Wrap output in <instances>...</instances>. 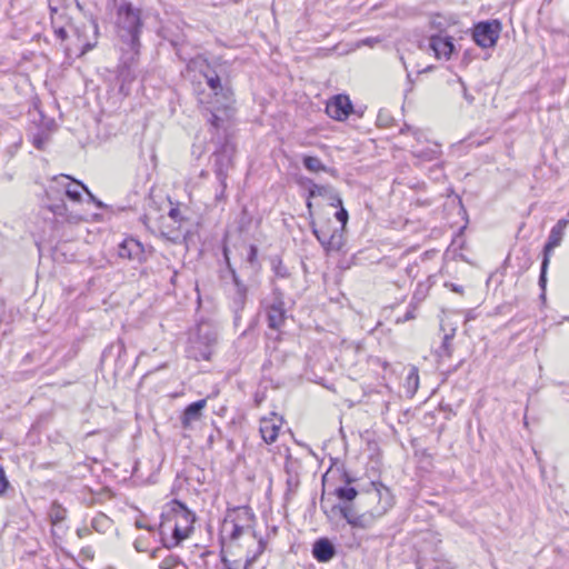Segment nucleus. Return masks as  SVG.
<instances>
[{"label": "nucleus", "mask_w": 569, "mask_h": 569, "mask_svg": "<svg viewBox=\"0 0 569 569\" xmlns=\"http://www.w3.org/2000/svg\"><path fill=\"white\" fill-rule=\"evenodd\" d=\"M306 207H307V210H308V217L312 221L313 220V204L311 202V199H309L308 197H307V201H306Z\"/></svg>", "instance_id": "603ef678"}, {"label": "nucleus", "mask_w": 569, "mask_h": 569, "mask_svg": "<svg viewBox=\"0 0 569 569\" xmlns=\"http://www.w3.org/2000/svg\"><path fill=\"white\" fill-rule=\"evenodd\" d=\"M447 288H449L452 292H456V293H459V295H462L463 293V287L460 286V284H457V283H452V282H447L445 284Z\"/></svg>", "instance_id": "8fccbe9b"}, {"label": "nucleus", "mask_w": 569, "mask_h": 569, "mask_svg": "<svg viewBox=\"0 0 569 569\" xmlns=\"http://www.w3.org/2000/svg\"><path fill=\"white\" fill-rule=\"evenodd\" d=\"M335 496L343 502L342 505L357 503L356 499L363 496L366 492L358 491L352 485L351 486H339L335 489Z\"/></svg>", "instance_id": "4be33fe9"}, {"label": "nucleus", "mask_w": 569, "mask_h": 569, "mask_svg": "<svg viewBox=\"0 0 569 569\" xmlns=\"http://www.w3.org/2000/svg\"><path fill=\"white\" fill-rule=\"evenodd\" d=\"M214 569H233L231 561L228 559L224 547L220 549V563Z\"/></svg>", "instance_id": "58836bf2"}, {"label": "nucleus", "mask_w": 569, "mask_h": 569, "mask_svg": "<svg viewBox=\"0 0 569 569\" xmlns=\"http://www.w3.org/2000/svg\"><path fill=\"white\" fill-rule=\"evenodd\" d=\"M82 535H84V531L78 530V536L82 537Z\"/></svg>", "instance_id": "680f3d73"}, {"label": "nucleus", "mask_w": 569, "mask_h": 569, "mask_svg": "<svg viewBox=\"0 0 569 569\" xmlns=\"http://www.w3.org/2000/svg\"><path fill=\"white\" fill-rule=\"evenodd\" d=\"M57 39L64 41L68 38V32L66 30L64 23H56V26H51Z\"/></svg>", "instance_id": "ea45409f"}, {"label": "nucleus", "mask_w": 569, "mask_h": 569, "mask_svg": "<svg viewBox=\"0 0 569 569\" xmlns=\"http://www.w3.org/2000/svg\"><path fill=\"white\" fill-rule=\"evenodd\" d=\"M40 114H42V113L40 112ZM41 117H43V116H41ZM41 127L46 128L48 131H51L56 128V122L53 119L42 118Z\"/></svg>", "instance_id": "09e8293b"}, {"label": "nucleus", "mask_w": 569, "mask_h": 569, "mask_svg": "<svg viewBox=\"0 0 569 569\" xmlns=\"http://www.w3.org/2000/svg\"><path fill=\"white\" fill-rule=\"evenodd\" d=\"M82 535H84V531L78 530V536L82 537Z\"/></svg>", "instance_id": "e2e57ef3"}, {"label": "nucleus", "mask_w": 569, "mask_h": 569, "mask_svg": "<svg viewBox=\"0 0 569 569\" xmlns=\"http://www.w3.org/2000/svg\"><path fill=\"white\" fill-rule=\"evenodd\" d=\"M441 149L439 144H435L433 148H427L423 150H420L416 153V157L421 159L422 161H432L440 157Z\"/></svg>", "instance_id": "7c9ffc66"}, {"label": "nucleus", "mask_w": 569, "mask_h": 569, "mask_svg": "<svg viewBox=\"0 0 569 569\" xmlns=\"http://www.w3.org/2000/svg\"><path fill=\"white\" fill-rule=\"evenodd\" d=\"M160 519V539L164 548L171 549L190 538L194 531L197 516L186 503L172 499L163 506Z\"/></svg>", "instance_id": "7ed1b4c3"}, {"label": "nucleus", "mask_w": 569, "mask_h": 569, "mask_svg": "<svg viewBox=\"0 0 569 569\" xmlns=\"http://www.w3.org/2000/svg\"><path fill=\"white\" fill-rule=\"evenodd\" d=\"M501 30L502 23L498 19L479 21L473 24L471 36L477 46L489 49L496 47Z\"/></svg>", "instance_id": "6e6552de"}, {"label": "nucleus", "mask_w": 569, "mask_h": 569, "mask_svg": "<svg viewBox=\"0 0 569 569\" xmlns=\"http://www.w3.org/2000/svg\"><path fill=\"white\" fill-rule=\"evenodd\" d=\"M134 525L138 529H146L150 532L156 530L154 526L147 525L142 519H137Z\"/></svg>", "instance_id": "49530a36"}, {"label": "nucleus", "mask_w": 569, "mask_h": 569, "mask_svg": "<svg viewBox=\"0 0 569 569\" xmlns=\"http://www.w3.org/2000/svg\"><path fill=\"white\" fill-rule=\"evenodd\" d=\"M53 180L58 184H61V187L64 190V194H66V197L69 200L73 201V202H80L81 201V199H82V196H81L82 188L78 183V182H80L79 180H72L74 186L71 182H69V181L60 182L58 178H54Z\"/></svg>", "instance_id": "393cba45"}, {"label": "nucleus", "mask_w": 569, "mask_h": 569, "mask_svg": "<svg viewBox=\"0 0 569 569\" xmlns=\"http://www.w3.org/2000/svg\"><path fill=\"white\" fill-rule=\"evenodd\" d=\"M133 546H134V549H136L138 552H144V551H147V550H148V547H147V545H146L144 540H143V539H141V538L136 539V541H134Z\"/></svg>", "instance_id": "de8ad7c7"}, {"label": "nucleus", "mask_w": 569, "mask_h": 569, "mask_svg": "<svg viewBox=\"0 0 569 569\" xmlns=\"http://www.w3.org/2000/svg\"><path fill=\"white\" fill-rule=\"evenodd\" d=\"M218 143L220 144V147L213 152V170L222 188L220 194L216 196V198L220 200L223 197L224 190L227 188V177L228 171L232 166V153L234 149L233 146L230 144L227 139H224L223 142L218 141Z\"/></svg>", "instance_id": "1a4fd4ad"}, {"label": "nucleus", "mask_w": 569, "mask_h": 569, "mask_svg": "<svg viewBox=\"0 0 569 569\" xmlns=\"http://www.w3.org/2000/svg\"><path fill=\"white\" fill-rule=\"evenodd\" d=\"M365 42L369 43V44H372V39H367Z\"/></svg>", "instance_id": "0e129e2a"}, {"label": "nucleus", "mask_w": 569, "mask_h": 569, "mask_svg": "<svg viewBox=\"0 0 569 569\" xmlns=\"http://www.w3.org/2000/svg\"><path fill=\"white\" fill-rule=\"evenodd\" d=\"M453 336L455 330L443 336L442 343L436 352L439 361H442L443 359L450 358L452 356L453 348L451 341L453 339Z\"/></svg>", "instance_id": "bb28decb"}, {"label": "nucleus", "mask_w": 569, "mask_h": 569, "mask_svg": "<svg viewBox=\"0 0 569 569\" xmlns=\"http://www.w3.org/2000/svg\"><path fill=\"white\" fill-rule=\"evenodd\" d=\"M365 42L369 43V44H372V39H367Z\"/></svg>", "instance_id": "69168bd1"}, {"label": "nucleus", "mask_w": 569, "mask_h": 569, "mask_svg": "<svg viewBox=\"0 0 569 569\" xmlns=\"http://www.w3.org/2000/svg\"><path fill=\"white\" fill-rule=\"evenodd\" d=\"M264 549H266V541L262 538H260L258 540V550H257V552L252 557H248L247 558L246 563H244V569H247L253 562H256V560L264 551Z\"/></svg>", "instance_id": "e433bc0d"}, {"label": "nucleus", "mask_w": 569, "mask_h": 569, "mask_svg": "<svg viewBox=\"0 0 569 569\" xmlns=\"http://www.w3.org/2000/svg\"><path fill=\"white\" fill-rule=\"evenodd\" d=\"M91 527L97 532L103 533L110 529L111 519L104 513H98L96 517L92 518Z\"/></svg>", "instance_id": "c85d7f7f"}, {"label": "nucleus", "mask_w": 569, "mask_h": 569, "mask_svg": "<svg viewBox=\"0 0 569 569\" xmlns=\"http://www.w3.org/2000/svg\"><path fill=\"white\" fill-rule=\"evenodd\" d=\"M300 186L308 189V198L313 199L316 197L327 198L329 206H340L341 197L339 192L330 184H318L309 178H301L299 181Z\"/></svg>", "instance_id": "2eb2a0df"}, {"label": "nucleus", "mask_w": 569, "mask_h": 569, "mask_svg": "<svg viewBox=\"0 0 569 569\" xmlns=\"http://www.w3.org/2000/svg\"><path fill=\"white\" fill-rule=\"evenodd\" d=\"M459 82L461 83L462 88H463V98L469 102V103H472L473 102V97L471 94L468 93L467 91V87L465 84V82L462 81V79L460 78L459 79Z\"/></svg>", "instance_id": "3c124183"}, {"label": "nucleus", "mask_w": 569, "mask_h": 569, "mask_svg": "<svg viewBox=\"0 0 569 569\" xmlns=\"http://www.w3.org/2000/svg\"><path fill=\"white\" fill-rule=\"evenodd\" d=\"M400 60H401L403 67L407 69V64H406L405 58L402 56L400 57Z\"/></svg>", "instance_id": "bf43d9fd"}, {"label": "nucleus", "mask_w": 569, "mask_h": 569, "mask_svg": "<svg viewBox=\"0 0 569 569\" xmlns=\"http://www.w3.org/2000/svg\"><path fill=\"white\" fill-rule=\"evenodd\" d=\"M168 216L174 221V222H180L183 220L182 216H181V212H180V209L179 208H171L168 212Z\"/></svg>", "instance_id": "a18cd8bd"}, {"label": "nucleus", "mask_w": 569, "mask_h": 569, "mask_svg": "<svg viewBox=\"0 0 569 569\" xmlns=\"http://www.w3.org/2000/svg\"><path fill=\"white\" fill-rule=\"evenodd\" d=\"M202 73L208 87L214 94V101H210L208 106L203 107V117L214 130L219 131L220 129H224L226 124L233 116V92L230 88L221 84L220 77L214 70H211L209 66H207V70L202 71Z\"/></svg>", "instance_id": "20e7f679"}, {"label": "nucleus", "mask_w": 569, "mask_h": 569, "mask_svg": "<svg viewBox=\"0 0 569 569\" xmlns=\"http://www.w3.org/2000/svg\"><path fill=\"white\" fill-rule=\"evenodd\" d=\"M341 480L343 481V486H351L357 481V478L353 477L350 472L343 471L341 475Z\"/></svg>", "instance_id": "c03bdc74"}, {"label": "nucleus", "mask_w": 569, "mask_h": 569, "mask_svg": "<svg viewBox=\"0 0 569 569\" xmlns=\"http://www.w3.org/2000/svg\"><path fill=\"white\" fill-rule=\"evenodd\" d=\"M335 208H338L337 212L335 213L336 219L341 223V227L338 229H331L329 224L322 226L320 228L317 227L315 220L310 221V227L312 230V233L317 238V240L320 242V244L323 247L325 250H333L339 251L343 246V237L342 231L345 230L349 213L345 209L343 203L341 202L340 206H333Z\"/></svg>", "instance_id": "39448f33"}, {"label": "nucleus", "mask_w": 569, "mask_h": 569, "mask_svg": "<svg viewBox=\"0 0 569 569\" xmlns=\"http://www.w3.org/2000/svg\"><path fill=\"white\" fill-rule=\"evenodd\" d=\"M217 343V332L208 325L198 326L196 333L189 339L188 358L196 361L210 360Z\"/></svg>", "instance_id": "423d86ee"}, {"label": "nucleus", "mask_w": 569, "mask_h": 569, "mask_svg": "<svg viewBox=\"0 0 569 569\" xmlns=\"http://www.w3.org/2000/svg\"><path fill=\"white\" fill-rule=\"evenodd\" d=\"M256 521V515L249 506H241L228 509L220 530L219 542L221 547H224V533L228 531L230 522L240 525L249 530H252V535L253 537H256V532L253 530Z\"/></svg>", "instance_id": "9d476101"}, {"label": "nucleus", "mask_w": 569, "mask_h": 569, "mask_svg": "<svg viewBox=\"0 0 569 569\" xmlns=\"http://www.w3.org/2000/svg\"><path fill=\"white\" fill-rule=\"evenodd\" d=\"M79 186L82 188L83 191L87 192V194L90 197V199L92 200V202L98 207V208H103L104 204L102 201L98 200L92 193L91 191L88 189V187L83 183V182H78Z\"/></svg>", "instance_id": "37998d69"}, {"label": "nucleus", "mask_w": 569, "mask_h": 569, "mask_svg": "<svg viewBox=\"0 0 569 569\" xmlns=\"http://www.w3.org/2000/svg\"><path fill=\"white\" fill-rule=\"evenodd\" d=\"M206 406H207V399H200V400L189 403L184 408V410L180 417L181 427L184 430L190 429L192 427L193 422L199 421L201 419L202 410L206 408Z\"/></svg>", "instance_id": "6ab92c4d"}, {"label": "nucleus", "mask_w": 569, "mask_h": 569, "mask_svg": "<svg viewBox=\"0 0 569 569\" xmlns=\"http://www.w3.org/2000/svg\"><path fill=\"white\" fill-rule=\"evenodd\" d=\"M182 566L184 568V565L181 562L180 558L174 555H169L160 562L161 569H176L178 566Z\"/></svg>", "instance_id": "72a5a7b5"}, {"label": "nucleus", "mask_w": 569, "mask_h": 569, "mask_svg": "<svg viewBox=\"0 0 569 569\" xmlns=\"http://www.w3.org/2000/svg\"><path fill=\"white\" fill-rule=\"evenodd\" d=\"M123 356H126V347L122 341H117L114 343H111L108 346L101 355V362H107L110 359H114L116 361V368L122 369L124 361Z\"/></svg>", "instance_id": "aec40b11"}, {"label": "nucleus", "mask_w": 569, "mask_h": 569, "mask_svg": "<svg viewBox=\"0 0 569 569\" xmlns=\"http://www.w3.org/2000/svg\"><path fill=\"white\" fill-rule=\"evenodd\" d=\"M431 70H433V67L432 66H428V67L423 68L422 70H420L419 73H421V72H429Z\"/></svg>", "instance_id": "864d4df0"}, {"label": "nucleus", "mask_w": 569, "mask_h": 569, "mask_svg": "<svg viewBox=\"0 0 569 569\" xmlns=\"http://www.w3.org/2000/svg\"><path fill=\"white\" fill-rule=\"evenodd\" d=\"M68 10L59 11V13L50 12L51 26H56V23H64V26L69 24L71 18L69 17Z\"/></svg>", "instance_id": "f704fd0d"}, {"label": "nucleus", "mask_w": 569, "mask_h": 569, "mask_svg": "<svg viewBox=\"0 0 569 569\" xmlns=\"http://www.w3.org/2000/svg\"><path fill=\"white\" fill-rule=\"evenodd\" d=\"M53 188H50L46 191L47 199L50 201L46 208L53 214L52 229L59 232L60 227L64 223L68 224H78L83 221V217L81 214L69 212L67 204L62 199L58 202H53Z\"/></svg>", "instance_id": "9b49d317"}, {"label": "nucleus", "mask_w": 569, "mask_h": 569, "mask_svg": "<svg viewBox=\"0 0 569 569\" xmlns=\"http://www.w3.org/2000/svg\"><path fill=\"white\" fill-rule=\"evenodd\" d=\"M463 360H461L456 367H455V371L458 370V367L462 363Z\"/></svg>", "instance_id": "338daca9"}, {"label": "nucleus", "mask_w": 569, "mask_h": 569, "mask_svg": "<svg viewBox=\"0 0 569 569\" xmlns=\"http://www.w3.org/2000/svg\"><path fill=\"white\" fill-rule=\"evenodd\" d=\"M440 408H441L442 410H445V411H448V410H449V411H451V409H450V406H449V405H447V406H440Z\"/></svg>", "instance_id": "4d7b16f0"}, {"label": "nucleus", "mask_w": 569, "mask_h": 569, "mask_svg": "<svg viewBox=\"0 0 569 569\" xmlns=\"http://www.w3.org/2000/svg\"><path fill=\"white\" fill-rule=\"evenodd\" d=\"M223 257L226 259L227 269L231 274L232 283L234 286V293L232 296L231 308L234 313V321L237 322L240 319V312L244 309L247 303L248 287L240 279L236 269L232 267L229 259V249L227 247L223 248Z\"/></svg>", "instance_id": "f8f14e48"}, {"label": "nucleus", "mask_w": 569, "mask_h": 569, "mask_svg": "<svg viewBox=\"0 0 569 569\" xmlns=\"http://www.w3.org/2000/svg\"><path fill=\"white\" fill-rule=\"evenodd\" d=\"M10 483L6 477L4 469L0 466V496L4 495Z\"/></svg>", "instance_id": "a19ab883"}, {"label": "nucleus", "mask_w": 569, "mask_h": 569, "mask_svg": "<svg viewBox=\"0 0 569 569\" xmlns=\"http://www.w3.org/2000/svg\"><path fill=\"white\" fill-rule=\"evenodd\" d=\"M569 226V212L551 228L548 239L543 246V258L540 268L539 274V287L541 288V299H546V284H547V270L550 263V254L561 244V241L565 236V230Z\"/></svg>", "instance_id": "0eeeda50"}, {"label": "nucleus", "mask_w": 569, "mask_h": 569, "mask_svg": "<svg viewBox=\"0 0 569 569\" xmlns=\"http://www.w3.org/2000/svg\"><path fill=\"white\" fill-rule=\"evenodd\" d=\"M410 129H411V128H410L409 126H407V124H406L403 128H401V129H400V132H401V133H405V132L409 131Z\"/></svg>", "instance_id": "5fc2aeb1"}, {"label": "nucleus", "mask_w": 569, "mask_h": 569, "mask_svg": "<svg viewBox=\"0 0 569 569\" xmlns=\"http://www.w3.org/2000/svg\"><path fill=\"white\" fill-rule=\"evenodd\" d=\"M48 140H49L48 133H44L41 131L33 136L32 143H33L34 148H37L38 150H43L46 144L48 143Z\"/></svg>", "instance_id": "c9c22d12"}, {"label": "nucleus", "mask_w": 569, "mask_h": 569, "mask_svg": "<svg viewBox=\"0 0 569 569\" xmlns=\"http://www.w3.org/2000/svg\"><path fill=\"white\" fill-rule=\"evenodd\" d=\"M271 266L274 274L278 278L284 279L289 277L290 273L288 271V268L283 264L282 260L279 257H274L271 259Z\"/></svg>", "instance_id": "473e14b6"}, {"label": "nucleus", "mask_w": 569, "mask_h": 569, "mask_svg": "<svg viewBox=\"0 0 569 569\" xmlns=\"http://www.w3.org/2000/svg\"><path fill=\"white\" fill-rule=\"evenodd\" d=\"M160 551L159 548L154 549L152 552H151V557L152 558H156L157 557V553Z\"/></svg>", "instance_id": "6e6d98bb"}, {"label": "nucleus", "mask_w": 569, "mask_h": 569, "mask_svg": "<svg viewBox=\"0 0 569 569\" xmlns=\"http://www.w3.org/2000/svg\"><path fill=\"white\" fill-rule=\"evenodd\" d=\"M370 487L357 503L336 505L332 511L338 510L355 529L371 528L393 506L395 500L390 489L383 483L372 481Z\"/></svg>", "instance_id": "f03ea898"}, {"label": "nucleus", "mask_w": 569, "mask_h": 569, "mask_svg": "<svg viewBox=\"0 0 569 569\" xmlns=\"http://www.w3.org/2000/svg\"><path fill=\"white\" fill-rule=\"evenodd\" d=\"M311 553L318 562H329L337 555V548L331 540L322 537L313 542Z\"/></svg>", "instance_id": "a211bd4d"}, {"label": "nucleus", "mask_w": 569, "mask_h": 569, "mask_svg": "<svg viewBox=\"0 0 569 569\" xmlns=\"http://www.w3.org/2000/svg\"><path fill=\"white\" fill-rule=\"evenodd\" d=\"M407 79H408V81H409L410 83H412V82H413V80H412V78H411L410 72H408V73H407Z\"/></svg>", "instance_id": "13d9d810"}, {"label": "nucleus", "mask_w": 569, "mask_h": 569, "mask_svg": "<svg viewBox=\"0 0 569 569\" xmlns=\"http://www.w3.org/2000/svg\"><path fill=\"white\" fill-rule=\"evenodd\" d=\"M282 423V419H279V423H276L273 419L263 418L260 420V435L266 443H273L279 435L280 426Z\"/></svg>", "instance_id": "412c9836"}, {"label": "nucleus", "mask_w": 569, "mask_h": 569, "mask_svg": "<svg viewBox=\"0 0 569 569\" xmlns=\"http://www.w3.org/2000/svg\"><path fill=\"white\" fill-rule=\"evenodd\" d=\"M283 295L280 290L273 291L272 302L266 307L268 327L272 330H279L286 321Z\"/></svg>", "instance_id": "4468645a"}, {"label": "nucleus", "mask_w": 569, "mask_h": 569, "mask_svg": "<svg viewBox=\"0 0 569 569\" xmlns=\"http://www.w3.org/2000/svg\"><path fill=\"white\" fill-rule=\"evenodd\" d=\"M303 167L310 172H319L323 171L329 173L332 177H338V171L335 168H328L322 163V161L315 156H305L302 158Z\"/></svg>", "instance_id": "5701e85b"}, {"label": "nucleus", "mask_w": 569, "mask_h": 569, "mask_svg": "<svg viewBox=\"0 0 569 569\" xmlns=\"http://www.w3.org/2000/svg\"><path fill=\"white\" fill-rule=\"evenodd\" d=\"M258 247L256 244H249L246 262L253 276L258 274L261 270V263L258 259Z\"/></svg>", "instance_id": "a878e982"}, {"label": "nucleus", "mask_w": 569, "mask_h": 569, "mask_svg": "<svg viewBox=\"0 0 569 569\" xmlns=\"http://www.w3.org/2000/svg\"><path fill=\"white\" fill-rule=\"evenodd\" d=\"M50 12L59 13L62 10H69L72 6H76L79 10H82L81 4L78 0H48Z\"/></svg>", "instance_id": "cd10ccee"}, {"label": "nucleus", "mask_w": 569, "mask_h": 569, "mask_svg": "<svg viewBox=\"0 0 569 569\" xmlns=\"http://www.w3.org/2000/svg\"><path fill=\"white\" fill-rule=\"evenodd\" d=\"M415 311H416V306L410 303L407 312L405 313V316L402 318L398 319V322H406V321L415 319L416 318Z\"/></svg>", "instance_id": "79ce46f5"}, {"label": "nucleus", "mask_w": 569, "mask_h": 569, "mask_svg": "<svg viewBox=\"0 0 569 569\" xmlns=\"http://www.w3.org/2000/svg\"><path fill=\"white\" fill-rule=\"evenodd\" d=\"M142 27L141 10L134 8L129 1L120 2L117 7L116 32L121 50V69L119 72L122 81L121 88L136 78L131 68L140 54Z\"/></svg>", "instance_id": "f257e3e1"}, {"label": "nucleus", "mask_w": 569, "mask_h": 569, "mask_svg": "<svg viewBox=\"0 0 569 569\" xmlns=\"http://www.w3.org/2000/svg\"><path fill=\"white\" fill-rule=\"evenodd\" d=\"M428 49L433 52L437 59L449 60L455 51V44L451 37L433 34L428 39Z\"/></svg>", "instance_id": "f3484780"}, {"label": "nucleus", "mask_w": 569, "mask_h": 569, "mask_svg": "<svg viewBox=\"0 0 569 569\" xmlns=\"http://www.w3.org/2000/svg\"><path fill=\"white\" fill-rule=\"evenodd\" d=\"M152 251V247L146 248L142 242L133 237L124 238L117 248L119 258L138 264L144 263Z\"/></svg>", "instance_id": "ddd939ff"}, {"label": "nucleus", "mask_w": 569, "mask_h": 569, "mask_svg": "<svg viewBox=\"0 0 569 569\" xmlns=\"http://www.w3.org/2000/svg\"><path fill=\"white\" fill-rule=\"evenodd\" d=\"M407 385H408V388H412L413 391H416L418 389V385H419V375H418V369L417 368H411L410 372L408 373V377H407Z\"/></svg>", "instance_id": "4c0bfd02"}, {"label": "nucleus", "mask_w": 569, "mask_h": 569, "mask_svg": "<svg viewBox=\"0 0 569 569\" xmlns=\"http://www.w3.org/2000/svg\"><path fill=\"white\" fill-rule=\"evenodd\" d=\"M61 178H62L63 180H70V179H71L69 176H64V174H62V176H61Z\"/></svg>", "instance_id": "052dcab7"}, {"label": "nucleus", "mask_w": 569, "mask_h": 569, "mask_svg": "<svg viewBox=\"0 0 569 569\" xmlns=\"http://www.w3.org/2000/svg\"><path fill=\"white\" fill-rule=\"evenodd\" d=\"M352 103L348 96L337 94L326 106L327 114L335 120H345L352 112Z\"/></svg>", "instance_id": "dca6fc26"}, {"label": "nucleus", "mask_w": 569, "mask_h": 569, "mask_svg": "<svg viewBox=\"0 0 569 569\" xmlns=\"http://www.w3.org/2000/svg\"><path fill=\"white\" fill-rule=\"evenodd\" d=\"M457 22V17L455 14L443 16L441 13H435L430 18V27L439 32L445 31L448 27L453 26Z\"/></svg>", "instance_id": "b1692460"}, {"label": "nucleus", "mask_w": 569, "mask_h": 569, "mask_svg": "<svg viewBox=\"0 0 569 569\" xmlns=\"http://www.w3.org/2000/svg\"><path fill=\"white\" fill-rule=\"evenodd\" d=\"M249 529H247L240 525L230 522V525L228 527V531L224 533V541L226 540H229L230 542L237 541Z\"/></svg>", "instance_id": "c756f323"}, {"label": "nucleus", "mask_w": 569, "mask_h": 569, "mask_svg": "<svg viewBox=\"0 0 569 569\" xmlns=\"http://www.w3.org/2000/svg\"><path fill=\"white\" fill-rule=\"evenodd\" d=\"M66 515H67V510L62 506L58 505L57 502L52 503L50 511H49V517L53 525H57V523L63 521L66 519Z\"/></svg>", "instance_id": "2f4dec72"}]
</instances>
